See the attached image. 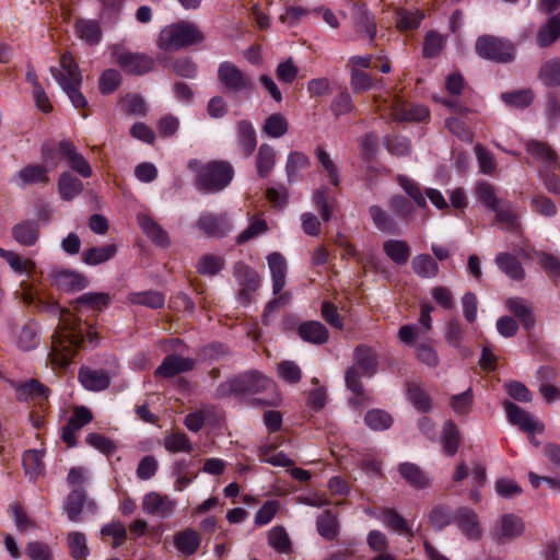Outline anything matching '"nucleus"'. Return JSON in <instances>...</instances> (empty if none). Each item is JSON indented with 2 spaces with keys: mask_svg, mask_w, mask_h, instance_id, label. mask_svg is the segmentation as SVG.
I'll use <instances>...</instances> for the list:
<instances>
[{
  "mask_svg": "<svg viewBox=\"0 0 560 560\" xmlns=\"http://www.w3.org/2000/svg\"><path fill=\"white\" fill-rule=\"evenodd\" d=\"M83 190V183L71 172L66 171L60 174L58 179V191L63 200H72Z\"/></svg>",
  "mask_w": 560,
  "mask_h": 560,
  "instance_id": "27",
  "label": "nucleus"
},
{
  "mask_svg": "<svg viewBox=\"0 0 560 560\" xmlns=\"http://www.w3.org/2000/svg\"><path fill=\"white\" fill-rule=\"evenodd\" d=\"M477 196L483 206L491 210H497L495 207L503 202L497 198L494 186L487 182H480L477 185Z\"/></svg>",
  "mask_w": 560,
  "mask_h": 560,
  "instance_id": "63",
  "label": "nucleus"
},
{
  "mask_svg": "<svg viewBox=\"0 0 560 560\" xmlns=\"http://www.w3.org/2000/svg\"><path fill=\"white\" fill-rule=\"evenodd\" d=\"M383 522L387 527H389L390 529L400 535H405L408 537L413 536V533L409 527L407 520L404 518L393 509H386L383 512Z\"/></svg>",
  "mask_w": 560,
  "mask_h": 560,
  "instance_id": "48",
  "label": "nucleus"
},
{
  "mask_svg": "<svg viewBox=\"0 0 560 560\" xmlns=\"http://www.w3.org/2000/svg\"><path fill=\"white\" fill-rule=\"evenodd\" d=\"M429 520L435 529L441 530L452 523L453 516L450 508L439 504L432 508Z\"/></svg>",
  "mask_w": 560,
  "mask_h": 560,
  "instance_id": "64",
  "label": "nucleus"
},
{
  "mask_svg": "<svg viewBox=\"0 0 560 560\" xmlns=\"http://www.w3.org/2000/svg\"><path fill=\"white\" fill-rule=\"evenodd\" d=\"M37 307L42 312L58 316L59 324L51 336L49 358L52 364L65 368L77 354L84 341L81 319L60 308L56 302L38 301Z\"/></svg>",
  "mask_w": 560,
  "mask_h": 560,
  "instance_id": "1",
  "label": "nucleus"
},
{
  "mask_svg": "<svg viewBox=\"0 0 560 560\" xmlns=\"http://www.w3.org/2000/svg\"><path fill=\"white\" fill-rule=\"evenodd\" d=\"M495 264L506 276L513 280H522L525 276L518 259L508 253H500L495 257Z\"/></svg>",
  "mask_w": 560,
  "mask_h": 560,
  "instance_id": "38",
  "label": "nucleus"
},
{
  "mask_svg": "<svg viewBox=\"0 0 560 560\" xmlns=\"http://www.w3.org/2000/svg\"><path fill=\"white\" fill-rule=\"evenodd\" d=\"M50 278L52 285L66 292L80 291L89 284L88 278L75 270H54Z\"/></svg>",
  "mask_w": 560,
  "mask_h": 560,
  "instance_id": "13",
  "label": "nucleus"
},
{
  "mask_svg": "<svg viewBox=\"0 0 560 560\" xmlns=\"http://www.w3.org/2000/svg\"><path fill=\"white\" fill-rule=\"evenodd\" d=\"M117 63L129 74L141 75L153 69V58L137 52L124 51L117 55Z\"/></svg>",
  "mask_w": 560,
  "mask_h": 560,
  "instance_id": "11",
  "label": "nucleus"
},
{
  "mask_svg": "<svg viewBox=\"0 0 560 560\" xmlns=\"http://www.w3.org/2000/svg\"><path fill=\"white\" fill-rule=\"evenodd\" d=\"M288 129L287 118L279 113L270 115L262 126V131L270 138H280L288 132Z\"/></svg>",
  "mask_w": 560,
  "mask_h": 560,
  "instance_id": "49",
  "label": "nucleus"
},
{
  "mask_svg": "<svg viewBox=\"0 0 560 560\" xmlns=\"http://www.w3.org/2000/svg\"><path fill=\"white\" fill-rule=\"evenodd\" d=\"M396 15V25L401 31H411L417 28L424 18V14L421 11L411 12L402 8L397 10Z\"/></svg>",
  "mask_w": 560,
  "mask_h": 560,
  "instance_id": "56",
  "label": "nucleus"
},
{
  "mask_svg": "<svg viewBox=\"0 0 560 560\" xmlns=\"http://www.w3.org/2000/svg\"><path fill=\"white\" fill-rule=\"evenodd\" d=\"M224 267V259L213 254H206L200 257L197 264V270L203 276H215Z\"/></svg>",
  "mask_w": 560,
  "mask_h": 560,
  "instance_id": "53",
  "label": "nucleus"
},
{
  "mask_svg": "<svg viewBox=\"0 0 560 560\" xmlns=\"http://www.w3.org/2000/svg\"><path fill=\"white\" fill-rule=\"evenodd\" d=\"M509 310L521 320L525 329H530L535 319L528 303L522 298H512L506 302Z\"/></svg>",
  "mask_w": 560,
  "mask_h": 560,
  "instance_id": "39",
  "label": "nucleus"
},
{
  "mask_svg": "<svg viewBox=\"0 0 560 560\" xmlns=\"http://www.w3.org/2000/svg\"><path fill=\"white\" fill-rule=\"evenodd\" d=\"M85 502L86 493L82 488L74 489L68 494L63 505V510L71 522L79 521V516L83 510Z\"/></svg>",
  "mask_w": 560,
  "mask_h": 560,
  "instance_id": "37",
  "label": "nucleus"
},
{
  "mask_svg": "<svg viewBox=\"0 0 560 560\" xmlns=\"http://www.w3.org/2000/svg\"><path fill=\"white\" fill-rule=\"evenodd\" d=\"M392 116L398 121H422L429 117V109L423 105L409 104L395 98L390 105Z\"/></svg>",
  "mask_w": 560,
  "mask_h": 560,
  "instance_id": "15",
  "label": "nucleus"
},
{
  "mask_svg": "<svg viewBox=\"0 0 560 560\" xmlns=\"http://www.w3.org/2000/svg\"><path fill=\"white\" fill-rule=\"evenodd\" d=\"M203 40L205 35L195 23L180 21L163 27L156 44L164 51H176Z\"/></svg>",
  "mask_w": 560,
  "mask_h": 560,
  "instance_id": "4",
  "label": "nucleus"
},
{
  "mask_svg": "<svg viewBox=\"0 0 560 560\" xmlns=\"http://www.w3.org/2000/svg\"><path fill=\"white\" fill-rule=\"evenodd\" d=\"M495 220L506 230L514 231L518 226L517 215L509 202H501L495 207Z\"/></svg>",
  "mask_w": 560,
  "mask_h": 560,
  "instance_id": "59",
  "label": "nucleus"
},
{
  "mask_svg": "<svg viewBox=\"0 0 560 560\" xmlns=\"http://www.w3.org/2000/svg\"><path fill=\"white\" fill-rule=\"evenodd\" d=\"M413 272L421 278H434L439 273L438 262L428 254H420L411 261Z\"/></svg>",
  "mask_w": 560,
  "mask_h": 560,
  "instance_id": "41",
  "label": "nucleus"
},
{
  "mask_svg": "<svg viewBox=\"0 0 560 560\" xmlns=\"http://www.w3.org/2000/svg\"><path fill=\"white\" fill-rule=\"evenodd\" d=\"M269 545L281 553H287L290 551L291 541L288 533L281 526H276L270 529L268 535Z\"/></svg>",
  "mask_w": 560,
  "mask_h": 560,
  "instance_id": "61",
  "label": "nucleus"
},
{
  "mask_svg": "<svg viewBox=\"0 0 560 560\" xmlns=\"http://www.w3.org/2000/svg\"><path fill=\"white\" fill-rule=\"evenodd\" d=\"M110 304V295L105 292H88L83 293L75 300V308L81 306L95 311H102Z\"/></svg>",
  "mask_w": 560,
  "mask_h": 560,
  "instance_id": "44",
  "label": "nucleus"
},
{
  "mask_svg": "<svg viewBox=\"0 0 560 560\" xmlns=\"http://www.w3.org/2000/svg\"><path fill=\"white\" fill-rule=\"evenodd\" d=\"M237 129V147L244 156L248 158L253 154L257 145L256 131L248 120H240Z\"/></svg>",
  "mask_w": 560,
  "mask_h": 560,
  "instance_id": "22",
  "label": "nucleus"
},
{
  "mask_svg": "<svg viewBox=\"0 0 560 560\" xmlns=\"http://www.w3.org/2000/svg\"><path fill=\"white\" fill-rule=\"evenodd\" d=\"M40 158L43 164L49 170H56L61 161H66L68 166L84 178L93 175L89 161L78 151L74 143L70 140H46L40 147Z\"/></svg>",
  "mask_w": 560,
  "mask_h": 560,
  "instance_id": "2",
  "label": "nucleus"
},
{
  "mask_svg": "<svg viewBox=\"0 0 560 560\" xmlns=\"http://www.w3.org/2000/svg\"><path fill=\"white\" fill-rule=\"evenodd\" d=\"M446 37L430 31L424 37L422 52L425 58H435L445 46Z\"/></svg>",
  "mask_w": 560,
  "mask_h": 560,
  "instance_id": "57",
  "label": "nucleus"
},
{
  "mask_svg": "<svg viewBox=\"0 0 560 560\" xmlns=\"http://www.w3.org/2000/svg\"><path fill=\"white\" fill-rule=\"evenodd\" d=\"M234 175L233 166L226 161H212L200 167L196 183L199 189L217 192L224 189Z\"/></svg>",
  "mask_w": 560,
  "mask_h": 560,
  "instance_id": "5",
  "label": "nucleus"
},
{
  "mask_svg": "<svg viewBox=\"0 0 560 560\" xmlns=\"http://www.w3.org/2000/svg\"><path fill=\"white\" fill-rule=\"evenodd\" d=\"M560 38V13L549 18L547 23L537 33V43L546 48Z\"/></svg>",
  "mask_w": 560,
  "mask_h": 560,
  "instance_id": "30",
  "label": "nucleus"
},
{
  "mask_svg": "<svg viewBox=\"0 0 560 560\" xmlns=\"http://www.w3.org/2000/svg\"><path fill=\"white\" fill-rule=\"evenodd\" d=\"M310 165V159L306 154L294 151L288 155L285 163V173L289 183L300 179V171L305 170Z\"/></svg>",
  "mask_w": 560,
  "mask_h": 560,
  "instance_id": "42",
  "label": "nucleus"
},
{
  "mask_svg": "<svg viewBox=\"0 0 560 560\" xmlns=\"http://www.w3.org/2000/svg\"><path fill=\"white\" fill-rule=\"evenodd\" d=\"M117 253L115 244L91 247L84 252L82 261L86 265L96 266L110 260Z\"/></svg>",
  "mask_w": 560,
  "mask_h": 560,
  "instance_id": "32",
  "label": "nucleus"
},
{
  "mask_svg": "<svg viewBox=\"0 0 560 560\" xmlns=\"http://www.w3.org/2000/svg\"><path fill=\"white\" fill-rule=\"evenodd\" d=\"M539 80L548 88L560 85V58L547 60L540 67L538 73Z\"/></svg>",
  "mask_w": 560,
  "mask_h": 560,
  "instance_id": "45",
  "label": "nucleus"
},
{
  "mask_svg": "<svg viewBox=\"0 0 560 560\" xmlns=\"http://www.w3.org/2000/svg\"><path fill=\"white\" fill-rule=\"evenodd\" d=\"M80 37L91 45L100 42L102 32L98 22L94 20H79L75 24Z\"/></svg>",
  "mask_w": 560,
  "mask_h": 560,
  "instance_id": "50",
  "label": "nucleus"
},
{
  "mask_svg": "<svg viewBox=\"0 0 560 560\" xmlns=\"http://www.w3.org/2000/svg\"><path fill=\"white\" fill-rule=\"evenodd\" d=\"M48 395L49 388L34 378L16 387V398L20 401L31 399L42 405L44 401H47Z\"/></svg>",
  "mask_w": 560,
  "mask_h": 560,
  "instance_id": "19",
  "label": "nucleus"
},
{
  "mask_svg": "<svg viewBox=\"0 0 560 560\" xmlns=\"http://www.w3.org/2000/svg\"><path fill=\"white\" fill-rule=\"evenodd\" d=\"M524 523L521 517L514 514H505L501 517L495 537L500 541H508L520 537L524 532Z\"/></svg>",
  "mask_w": 560,
  "mask_h": 560,
  "instance_id": "18",
  "label": "nucleus"
},
{
  "mask_svg": "<svg viewBox=\"0 0 560 560\" xmlns=\"http://www.w3.org/2000/svg\"><path fill=\"white\" fill-rule=\"evenodd\" d=\"M70 553L74 559L85 560L89 555L86 537L81 532H71L68 535Z\"/></svg>",
  "mask_w": 560,
  "mask_h": 560,
  "instance_id": "60",
  "label": "nucleus"
},
{
  "mask_svg": "<svg viewBox=\"0 0 560 560\" xmlns=\"http://www.w3.org/2000/svg\"><path fill=\"white\" fill-rule=\"evenodd\" d=\"M138 224L143 233L151 238V241L161 247H166L170 244L167 233L149 215L139 214Z\"/></svg>",
  "mask_w": 560,
  "mask_h": 560,
  "instance_id": "23",
  "label": "nucleus"
},
{
  "mask_svg": "<svg viewBox=\"0 0 560 560\" xmlns=\"http://www.w3.org/2000/svg\"><path fill=\"white\" fill-rule=\"evenodd\" d=\"M526 150L534 159L541 162L546 168L551 167L557 161L556 152L546 142L528 141Z\"/></svg>",
  "mask_w": 560,
  "mask_h": 560,
  "instance_id": "33",
  "label": "nucleus"
},
{
  "mask_svg": "<svg viewBox=\"0 0 560 560\" xmlns=\"http://www.w3.org/2000/svg\"><path fill=\"white\" fill-rule=\"evenodd\" d=\"M255 163L260 177L269 176L276 164L275 149L270 144L262 143L258 149Z\"/></svg>",
  "mask_w": 560,
  "mask_h": 560,
  "instance_id": "35",
  "label": "nucleus"
},
{
  "mask_svg": "<svg viewBox=\"0 0 560 560\" xmlns=\"http://www.w3.org/2000/svg\"><path fill=\"white\" fill-rule=\"evenodd\" d=\"M198 229L208 237H224L230 231V223L224 214L202 212L197 221Z\"/></svg>",
  "mask_w": 560,
  "mask_h": 560,
  "instance_id": "12",
  "label": "nucleus"
},
{
  "mask_svg": "<svg viewBox=\"0 0 560 560\" xmlns=\"http://www.w3.org/2000/svg\"><path fill=\"white\" fill-rule=\"evenodd\" d=\"M268 265L272 277V291L273 294H278L285 284V260L281 254L271 253L268 256Z\"/></svg>",
  "mask_w": 560,
  "mask_h": 560,
  "instance_id": "26",
  "label": "nucleus"
},
{
  "mask_svg": "<svg viewBox=\"0 0 560 560\" xmlns=\"http://www.w3.org/2000/svg\"><path fill=\"white\" fill-rule=\"evenodd\" d=\"M316 526L318 534L327 540H332L338 536V521L330 511H325L318 515Z\"/></svg>",
  "mask_w": 560,
  "mask_h": 560,
  "instance_id": "46",
  "label": "nucleus"
},
{
  "mask_svg": "<svg viewBox=\"0 0 560 560\" xmlns=\"http://www.w3.org/2000/svg\"><path fill=\"white\" fill-rule=\"evenodd\" d=\"M60 69L50 67L49 71L58 82L62 91L68 95L75 108H83L88 105L85 96L81 93L82 74L77 62L69 52L60 57Z\"/></svg>",
  "mask_w": 560,
  "mask_h": 560,
  "instance_id": "3",
  "label": "nucleus"
},
{
  "mask_svg": "<svg viewBox=\"0 0 560 560\" xmlns=\"http://www.w3.org/2000/svg\"><path fill=\"white\" fill-rule=\"evenodd\" d=\"M164 447L171 453H190L192 451V445L189 439L183 432H175L166 435L164 438Z\"/></svg>",
  "mask_w": 560,
  "mask_h": 560,
  "instance_id": "58",
  "label": "nucleus"
},
{
  "mask_svg": "<svg viewBox=\"0 0 560 560\" xmlns=\"http://www.w3.org/2000/svg\"><path fill=\"white\" fill-rule=\"evenodd\" d=\"M195 366V360L176 354H170L164 358L155 374L162 377H173L176 374L188 372Z\"/></svg>",
  "mask_w": 560,
  "mask_h": 560,
  "instance_id": "17",
  "label": "nucleus"
},
{
  "mask_svg": "<svg viewBox=\"0 0 560 560\" xmlns=\"http://www.w3.org/2000/svg\"><path fill=\"white\" fill-rule=\"evenodd\" d=\"M407 399L419 412H428L431 410L430 396L424 392L420 384L416 382H408L407 387Z\"/></svg>",
  "mask_w": 560,
  "mask_h": 560,
  "instance_id": "34",
  "label": "nucleus"
},
{
  "mask_svg": "<svg viewBox=\"0 0 560 560\" xmlns=\"http://www.w3.org/2000/svg\"><path fill=\"white\" fill-rule=\"evenodd\" d=\"M235 384L237 394H256L275 387L273 381L258 371H249L235 376Z\"/></svg>",
  "mask_w": 560,
  "mask_h": 560,
  "instance_id": "9",
  "label": "nucleus"
},
{
  "mask_svg": "<svg viewBox=\"0 0 560 560\" xmlns=\"http://www.w3.org/2000/svg\"><path fill=\"white\" fill-rule=\"evenodd\" d=\"M353 21L357 32L363 33L371 40L376 35V24L373 14L364 7H358L353 13Z\"/></svg>",
  "mask_w": 560,
  "mask_h": 560,
  "instance_id": "31",
  "label": "nucleus"
},
{
  "mask_svg": "<svg viewBox=\"0 0 560 560\" xmlns=\"http://www.w3.org/2000/svg\"><path fill=\"white\" fill-rule=\"evenodd\" d=\"M298 332L302 340L314 345H323L329 338V332L325 325L315 320L302 323L299 326Z\"/></svg>",
  "mask_w": 560,
  "mask_h": 560,
  "instance_id": "20",
  "label": "nucleus"
},
{
  "mask_svg": "<svg viewBox=\"0 0 560 560\" xmlns=\"http://www.w3.org/2000/svg\"><path fill=\"white\" fill-rule=\"evenodd\" d=\"M502 101L516 108H524L532 104L534 100V93L529 89L517 90L513 92H505L501 95Z\"/></svg>",
  "mask_w": 560,
  "mask_h": 560,
  "instance_id": "55",
  "label": "nucleus"
},
{
  "mask_svg": "<svg viewBox=\"0 0 560 560\" xmlns=\"http://www.w3.org/2000/svg\"><path fill=\"white\" fill-rule=\"evenodd\" d=\"M400 476L415 488H427L430 486V478L417 465L412 463H402L398 467Z\"/></svg>",
  "mask_w": 560,
  "mask_h": 560,
  "instance_id": "29",
  "label": "nucleus"
},
{
  "mask_svg": "<svg viewBox=\"0 0 560 560\" xmlns=\"http://www.w3.org/2000/svg\"><path fill=\"white\" fill-rule=\"evenodd\" d=\"M443 450L446 455L453 456L459 446V432L454 422L447 421L443 427Z\"/></svg>",
  "mask_w": 560,
  "mask_h": 560,
  "instance_id": "52",
  "label": "nucleus"
},
{
  "mask_svg": "<svg viewBox=\"0 0 560 560\" xmlns=\"http://www.w3.org/2000/svg\"><path fill=\"white\" fill-rule=\"evenodd\" d=\"M503 407L506 418L511 424L517 425L524 432L532 433L536 430H539L540 432L542 431L544 425L516 404L506 400L504 401Z\"/></svg>",
  "mask_w": 560,
  "mask_h": 560,
  "instance_id": "14",
  "label": "nucleus"
},
{
  "mask_svg": "<svg viewBox=\"0 0 560 560\" xmlns=\"http://www.w3.org/2000/svg\"><path fill=\"white\" fill-rule=\"evenodd\" d=\"M176 508V500L167 494L151 491L147 493L141 503L142 511L152 516L168 518L173 515Z\"/></svg>",
  "mask_w": 560,
  "mask_h": 560,
  "instance_id": "8",
  "label": "nucleus"
},
{
  "mask_svg": "<svg viewBox=\"0 0 560 560\" xmlns=\"http://www.w3.org/2000/svg\"><path fill=\"white\" fill-rule=\"evenodd\" d=\"M355 368L369 377L373 376L377 371V355L375 350L370 347L360 345L354 350Z\"/></svg>",
  "mask_w": 560,
  "mask_h": 560,
  "instance_id": "21",
  "label": "nucleus"
},
{
  "mask_svg": "<svg viewBox=\"0 0 560 560\" xmlns=\"http://www.w3.org/2000/svg\"><path fill=\"white\" fill-rule=\"evenodd\" d=\"M234 277L241 287L240 296L246 301H250V295L260 285L259 275L243 261H237L233 267Z\"/></svg>",
  "mask_w": 560,
  "mask_h": 560,
  "instance_id": "10",
  "label": "nucleus"
},
{
  "mask_svg": "<svg viewBox=\"0 0 560 560\" xmlns=\"http://www.w3.org/2000/svg\"><path fill=\"white\" fill-rule=\"evenodd\" d=\"M475 49L480 58L497 63H510L515 60V45L493 35L479 36L475 43Z\"/></svg>",
  "mask_w": 560,
  "mask_h": 560,
  "instance_id": "6",
  "label": "nucleus"
},
{
  "mask_svg": "<svg viewBox=\"0 0 560 560\" xmlns=\"http://www.w3.org/2000/svg\"><path fill=\"white\" fill-rule=\"evenodd\" d=\"M79 378L82 385L89 390H103L109 386L108 374L103 370L81 369Z\"/></svg>",
  "mask_w": 560,
  "mask_h": 560,
  "instance_id": "25",
  "label": "nucleus"
},
{
  "mask_svg": "<svg viewBox=\"0 0 560 560\" xmlns=\"http://www.w3.org/2000/svg\"><path fill=\"white\" fill-rule=\"evenodd\" d=\"M48 172L49 170L44 164H28L18 173L16 178L22 182V186L48 184Z\"/></svg>",
  "mask_w": 560,
  "mask_h": 560,
  "instance_id": "28",
  "label": "nucleus"
},
{
  "mask_svg": "<svg viewBox=\"0 0 560 560\" xmlns=\"http://www.w3.org/2000/svg\"><path fill=\"white\" fill-rule=\"evenodd\" d=\"M454 521L467 539L476 541L481 538L482 529L474 510L467 506L459 508Z\"/></svg>",
  "mask_w": 560,
  "mask_h": 560,
  "instance_id": "16",
  "label": "nucleus"
},
{
  "mask_svg": "<svg viewBox=\"0 0 560 560\" xmlns=\"http://www.w3.org/2000/svg\"><path fill=\"white\" fill-rule=\"evenodd\" d=\"M39 342L38 339V325L36 323L25 324L19 335L18 346L22 350H32Z\"/></svg>",
  "mask_w": 560,
  "mask_h": 560,
  "instance_id": "54",
  "label": "nucleus"
},
{
  "mask_svg": "<svg viewBox=\"0 0 560 560\" xmlns=\"http://www.w3.org/2000/svg\"><path fill=\"white\" fill-rule=\"evenodd\" d=\"M218 80L228 92L233 94L249 96L255 86L253 79L231 61L219 65Z\"/></svg>",
  "mask_w": 560,
  "mask_h": 560,
  "instance_id": "7",
  "label": "nucleus"
},
{
  "mask_svg": "<svg viewBox=\"0 0 560 560\" xmlns=\"http://www.w3.org/2000/svg\"><path fill=\"white\" fill-rule=\"evenodd\" d=\"M200 544L199 535L192 529L179 532L174 537L175 547L184 555H194Z\"/></svg>",
  "mask_w": 560,
  "mask_h": 560,
  "instance_id": "43",
  "label": "nucleus"
},
{
  "mask_svg": "<svg viewBox=\"0 0 560 560\" xmlns=\"http://www.w3.org/2000/svg\"><path fill=\"white\" fill-rule=\"evenodd\" d=\"M385 254L396 264L405 265L410 257L411 250L406 241L388 240L383 244Z\"/></svg>",
  "mask_w": 560,
  "mask_h": 560,
  "instance_id": "36",
  "label": "nucleus"
},
{
  "mask_svg": "<svg viewBox=\"0 0 560 560\" xmlns=\"http://www.w3.org/2000/svg\"><path fill=\"white\" fill-rule=\"evenodd\" d=\"M128 300L132 304L143 305L153 310L162 308L165 303L164 294L152 290L130 293Z\"/></svg>",
  "mask_w": 560,
  "mask_h": 560,
  "instance_id": "40",
  "label": "nucleus"
},
{
  "mask_svg": "<svg viewBox=\"0 0 560 560\" xmlns=\"http://www.w3.org/2000/svg\"><path fill=\"white\" fill-rule=\"evenodd\" d=\"M13 238L23 246H32L39 236V226L35 221H22L12 228Z\"/></svg>",
  "mask_w": 560,
  "mask_h": 560,
  "instance_id": "24",
  "label": "nucleus"
},
{
  "mask_svg": "<svg viewBox=\"0 0 560 560\" xmlns=\"http://www.w3.org/2000/svg\"><path fill=\"white\" fill-rule=\"evenodd\" d=\"M25 474L31 480H35L44 469L43 453L36 450H27L22 458Z\"/></svg>",
  "mask_w": 560,
  "mask_h": 560,
  "instance_id": "47",
  "label": "nucleus"
},
{
  "mask_svg": "<svg viewBox=\"0 0 560 560\" xmlns=\"http://www.w3.org/2000/svg\"><path fill=\"white\" fill-rule=\"evenodd\" d=\"M364 422L370 429L374 431H382L392 425L393 418L388 412L382 409H372L366 412Z\"/></svg>",
  "mask_w": 560,
  "mask_h": 560,
  "instance_id": "51",
  "label": "nucleus"
},
{
  "mask_svg": "<svg viewBox=\"0 0 560 560\" xmlns=\"http://www.w3.org/2000/svg\"><path fill=\"white\" fill-rule=\"evenodd\" d=\"M369 213L373 220L374 225L383 232L394 233L396 224L394 220L378 206H371Z\"/></svg>",
  "mask_w": 560,
  "mask_h": 560,
  "instance_id": "62",
  "label": "nucleus"
}]
</instances>
